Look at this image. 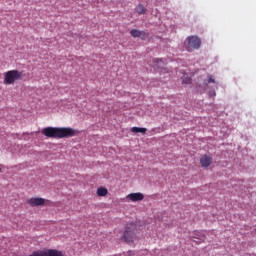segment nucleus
I'll use <instances>...</instances> for the list:
<instances>
[{"label": "nucleus", "instance_id": "20e7f679", "mask_svg": "<svg viewBox=\"0 0 256 256\" xmlns=\"http://www.w3.org/2000/svg\"><path fill=\"white\" fill-rule=\"evenodd\" d=\"M135 224H129L126 226L125 231L123 233L122 239L126 243H133V240L135 239Z\"/></svg>", "mask_w": 256, "mask_h": 256}, {"label": "nucleus", "instance_id": "2eb2a0df", "mask_svg": "<svg viewBox=\"0 0 256 256\" xmlns=\"http://www.w3.org/2000/svg\"><path fill=\"white\" fill-rule=\"evenodd\" d=\"M209 95L215 96V91L210 92Z\"/></svg>", "mask_w": 256, "mask_h": 256}, {"label": "nucleus", "instance_id": "7ed1b4c3", "mask_svg": "<svg viewBox=\"0 0 256 256\" xmlns=\"http://www.w3.org/2000/svg\"><path fill=\"white\" fill-rule=\"evenodd\" d=\"M201 47V38L199 36H189L185 42L186 51H195Z\"/></svg>", "mask_w": 256, "mask_h": 256}, {"label": "nucleus", "instance_id": "ddd939ff", "mask_svg": "<svg viewBox=\"0 0 256 256\" xmlns=\"http://www.w3.org/2000/svg\"><path fill=\"white\" fill-rule=\"evenodd\" d=\"M154 63H156V67L163 69V66L165 65V61L163 59H155Z\"/></svg>", "mask_w": 256, "mask_h": 256}, {"label": "nucleus", "instance_id": "dca6fc26", "mask_svg": "<svg viewBox=\"0 0 256 256\" xmlns=\"http://www.w3.org/2000/svg\"><path fill=\"white\" fill-rule=\"evenodd\" d=\"M0 173H1V168H0Z\"/></svg>", "mask_w": 256, "mask_h": 256}, {"label": "nucleus", "instance_id": "39448f33", "mask_svg": "<svg viewBox=\"0 0 256 256\" xmlns=\"http://www.w3.org/2000/svg\"><path fill=\"white\" fill-rule=\"evenodd\" d=\"M30 207H43L45 205V199L32 197L26 201Z\"/></svg>", "mask_w": 256, "mask_h": 256}, {"label": "nucleus", "instance_id": "9b49d317", "mask_svg": "<svg viewBox=\"0 0 256 256\" xmlns=\"http://www.w3.org/2000/svg\"><path fill=\"white\" fill-rule=\"evenodd\" d=\"M132 133H147V128H139V127H132L131 128Z\"/></svg>", "mask_w": 256, "mask_h": 256}, {"label": "nucleus", "instance_id": "f03ea898", "mask_svg": "<svg viewBox=\"0 0 256 256\" xmlns=\"http://www.w3.org/2000/svg\"><path fill=\"white\" fill-rule=\"evenodd\" d=\"M24 75L19 70H9L4 75V85H14L15 81H21Z\"/></svg>", "mask_w": 256, "mask_h": 256}, {"label": "nucleus", "instance_id": "1a4fd4ad", "mask_svg": "<svg viewBox=\"0 0 256 256\" xmlns=\"http://www.w3.org/2000/svg\"><path fill=\"white\" fill-rule=\"evenodd\" d=\"M107 193H109V191L107 190V188L99 187V188L97 189V195H98V197H106Z\"/></svg>", "mask_w": 256, "mask_h": 256}, {"label": "nucleus", "instance_id": "4468645a", "mask_svg": "<svg viewBox=\"0 0 256 256\" xmlns=\"http://www.w3.org/2000/svg\"><path fill=\"white\" fill-rule=\"evenodd\" d=\"M208 80H207V83H217V81H215V77H213V75L211 74H208Z\"/></svg>", "mask_w": 256, "mask_h": 256}, {"label": "nucleus", "instance_id": "0eeeda50", "mask_svg": "<svg viewBox=\"0 0 256 256\" xmlns=\"http://www.w3.org/2000/svg\"><path fill=\"white\" fill-rule=\"evenodd\" d=\"M200 163L202 167H209V165L213 163V158H211V156L205 155L200 159Z\"/></svg>", "mask_w": 256, "mask_h": 256}, {"label": "nucleus", "instance_id": "f8f14e48", "mask_svg": "<svg viewBox=\"0 0 256 256\" xmlns=\"http://www.w3.org/2000/svg\"><path fill=\"white\" fill-rule=\"evenodd\" d=\"M182 83H183L184 85H189V84L191 83V78L189 77V75L184 74V75L182 76Z\"/></svg>", "mask_w": 256, "mask_h": 256}, {"label": "nucleus", "instance_id": "f257e3e1", "mask_svg": "<svg viewBox=\"0 0 256 256\" xmlns=\"http://www.w3.org/2000/svg\"><path fill=\"white\" fill-rule=\"evenodd\" d=\"M41 133L50 139H67L69 137H77L79 130L71 127H46L42 129Z\"/></svg>", "mask_w": 256, "mask_h": 256}, {"label": "nucleus", "instance_id": "423d86ee", "mask_svg": "<svg viewBox=\"0 0 256 256\" xmlns=\"http://www.w3.org/2000/svg\"><path fill=\"white\" fill-rule=\"evenodd\" d=\"M126 199H129L133 203H137V201H143V199H145V195L141 192L130 193L126 196Z\"/></svg>", "mask_w": 256, "mask_h": 256}, {"label": "nucleus", "instance_id": "9d476101", "mask_svg": "<svg viewBox=\"0 0 256 256\" xmlns=\"http://www.w3.org/2000/svg\"><path fill=\"white\" fill-rule=\"evenodd\" d=\"M146 12H147V9L145 8V6H143V4H139L136 7V13H138V15H145Z\"/></svg>", "mask_w": 256, "mask_h": 256}, {"label": "nucleus", "instance_id": "6e6552de", "mask_svg": "<svg viewBox=\"0 0 256 256\" xmlns=\"http://www.w3.org/2000/svg\"><path fill=\"white\" fill-rule=\"evenodd\" d=\"M130 35H132L133 37H140L141 39H145L146 37L145 31H140L137 29L131 30Z\"/></svg>", "mask_w": 256, "mask_h": 256}]
</instances>
